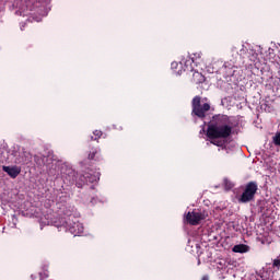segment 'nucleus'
<instances>
[{"instance_id": "obj_1", "label": "nucleus", "mask_w": 280, "mask_h": 280, "mask_svg": "<svg viewBox=\"0 0 280 280\" xmlns=\"http://www.w3.org/2000/svg\"><path fill=\"white\" fill-rule=\"evenodd\" d=\"M233 135V127L230 125L222 124H212L207 129V137L211 140L213 145L221 147L222 141H218V139H229Z\"/></svg>"}, {"instance_id": "obj_10", "label": "nucleus", "mask_w": 280, "mask_h": 280, "mask_svg": "<svg viewBox=\"0 0 280 280\" xmlns=\"http://www.w3.org/2000/svg\"><path fill=\"white\" fill-rule=\"evenodd\" d=\"M175 65H178V63H172V67H174Z\"/></svg>"}, {"instance_id": "obj_9", "label": "nucleus", "mask_w": 280, "mask_h": 280, "mask_svg": "<svg viewBox=\"0 0 280 280\" xmlns=\"http://www.w3.org/2000/svg\"><path fill=\"white\" fill-rule=\"evenodd\" d=\"M226 119H229V117H226V116H223V120H226Z\"/></svg>"}, {"instance_id": "obj_2", "label": "nucleus", "mask_w": 280, "mask_h": 280, "mask_svg": "<svg viewBox=\"0 0 280 280\" xmlns=\"http://www.w3.org/2000/svg\"><path fill=\"white\" fill-rule=\"evenodd\" d=\"M207 218H209V213H207V211H191L186 214V221L188 222V224H191L192 226H198V224H200L202 220H207Z\"/></svg>"}, {"instance_id": "obj_7", "label": "nucleus", "mask_w": 280, "mask_h": 280, "mask_svg": "<svg viewBox=\"0 0 280 280\" xmlns=\"http://www.w3.org/2000/svg\"><path fill=\"white\" fill-rule=\"evenodd\" d=\"M273 143L275 145H280V132L276 133L273 137Z\"/></svg>"}, {"instance_id": "obj_4", "label": "nucleus", "mask_w": 280, "mask_h": 280, "mask_svg": "<svg viewBox=\"0 0 280 280\" xmlns=\"http://www.w3.org/2000/svg\"><path fill=\"white\" fill-rule=\"evenodd\" d=\"M211 105L209 103H205L200 106V96H195L192 100V113L197 115V117H205V114L210 110Z\"/></svg>"}, {"instance_id": "obj_6", "label": "nucleus", "mask_w": 280, "mask_h": 280, "mask_svg": "<svg viewBox=\"0 0 280 280\" xmlns=\"http://www.w3.org/2000/svg\"><path fill=\"white\" fill-rule=\"evenodd\" d=\"M233 253H248L250 250V247L248 245L238 244L233 247Z\"/></svg>"}, {"instance_id": "obj_3", "label": "nucleus", "mask_w": 280, "mask_h": 280, "mask_svg": "<svg viewBox=\"0 0 280 280\" xmlns=\"http://www.w3.org/2000/svg\"><path fill=\"white\" fill-rule=\"evenodd\" d=\"M255 194H257V184L255 182H250L246 185L244 192L238 199L240 202H250L255 198Z\"/></svg>"}, {"instance_id": "obj_5", "label": "nucleus", "mask_w": 280, "mask_h": 280, "mask_svg": "<svg viewBox=\"0 0 280 280\" xmlns=\"http://www.w3.org/2000/svg\"><path fill=\"white\" fill-rule=\"evenodd\" d=\"M2 170L7 174H9L11 178H16V176L21 174V167L19 166H3Z\"/></svg>"}, {"instance_id": "obj_8", "label": "nucleus", "mask_w": 280, "mask_h": 280, "mask_svg": "<svg viewBox=\"0 0 280 280\" xmlns=\"http://www.w3.org/2000/svg\"><path fill=\"white\" fill-rule=\"evenodd\" d=\"M273 266H276L277 268H280V259L275 260Z\"/></svg>"}, {"instance_id": "obj_11", "label": "nucleus", "mask_w": 280, "mask_h": 280, "mask_svg": "<svg viewBox=\"0 0 280 280\" xmlns=\"http://www.w3.org/2000/svg\"><path fill=\"white\" fill-rule=\"evenodd\" d=\"M203 280H207V279L203 278Z\"/></svg>"}]
</instances>
